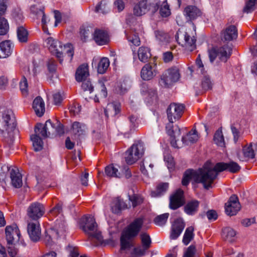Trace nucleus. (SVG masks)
<instances>
[{
  "label": "nucleus",
  "mask_w": 257,
  "mask_h": 257,
  "mask_svg": "<svg viewBox=\"0 0 257 257\" xmlns=\"http://www.w3.org/2000/svg\"><path fill=\"white\" fill-rule=\"evenodd\" d=\"M240 169V166L233 161L217 163L213 167L210 166V163H206L202 168L197 170L189 169L186 171L182 183L183 186H187L190 180H192L196 183L202 184L205 189H209L211 187L219 172L228 171L235 173Z\"/></svg>",
  "instance_id": "obj_1"
},
{
  "label": "nucleus",
  "mask_w": 257,
  "mask_h": 257,
  "mask_svg": "<svg viewBox=\"0 0 257 257\" xmlns=\"http://www.w3.org/2000/svg\"><path fill=\"white\" fill-rule=\"evenodd\" d=\"M45 43L51 53L59 59L60 63H62L64 54L65 56H67L69 61L72 60L74 52L70 44L62 46L60 42L51 37L46 39Z\"/></svg>",
  "instance_id": "obj_2"
},
{
  "label": "nucleus",
  "mask_w": 257,
  "mask_h": 257,
  "mask_svg": "<svg viewBox=\"0 0 257 257\" xmlns=\"http://www.w3.org/2000/svg\"><path fill=\"white\" fill-rule=\"evenodd\" d=\"M141 228L142 226H127L123 229L120 239L121 250L129 248L132 246L130 240L139 234Z\"/></svg>",
  "instance_id": "obj_3"
},
{
  "label": "nucleus",
  "mask_w": 257,
  "mask_h": 257,
  "mask_svg": "<svg viewBox=\"0 0 257 257\" xmlns=\"http://www.w3.org/2000/svg\"><path fill=\"white\" fill-rule=\"evenodd\" d=\"M159 8L157 0H141L135 5L133 9L134 15L141 16L148 11L155 13Z\"/></svg>",
  "instance_id": "obj_4"
},
{
  "label": "nucleus",
  "mask_w": 257,
  "mask_h": 257,
  "mask_svg": "<svg viewBox=\"0 0 257 257\" xmlns=\"http://www.w3.org/2000/svg\"><path fill=\"white\" fill-rule=\"evenodd\" d=\"M176 39L178 44L185 47L188 51H192L196 48V40L189 31L179 30L176 35Z\"/></svg>",
  "instance_id": "obj_5"
},
{
  "label": "nucleus",
  "mask_w": 257,
  "mask_h": 257,
  "mask_svg": "<svg viewBox=\"0 0 257 257\" xmlns=\"http://www.w3.org/2000/svg\"><path fill=\"white\" fill-rule=\"evenodd\" d=\"M45 231L44 239L47 245H50L54 239L65 236L67 232L66 226H48Z\"/></svg>",
  "instance_id": "obj_6"
},
{
  "label": "nucleus",
  "mask_w": 257,
  "mask_h": 257,
  "mask_svg": "<svg viewBox=\"0 0 257 257\" xmlns=\"http://www.w3.org/2000/svg\"><path fill=\"white\" fill-rule=\"evenodd\" d=\"M16 126V120L11 110H5L0 117V130L11 136Z\"/></svg>",
  "instance_id": "obj_7"
},
{
  "label": "nucleus",
  "mask_w": 257,
  "mask_h": 257,
  "mask_svg": "<svg viewBox=\"0 0 257 257\" xmlns=\"http://www.w3.org/2000/svg\"><path fill=\"white\" fill-rule=\"evenodd\" d=\"M144 153V146L143 143L138 141L134 143L126 151L125 161L127 164L132 165L142 157Z\"/></svg>",
  "instance_id": "obj_8"
},
{
  "label": "nucleus",
  "mask_w": 257,
  "mask_h": 257,
  "mask_svg": "<svg viewBox=\"0 0 257 257\" xmlns=\"http://www.w3.org/2000/svg\"><path fill=\"white\" fill-rule=\"evenodd\" d=\"M185 109V105L183 104L172 103L167 109V114L170 122L166 126V128H171L172 123L178 120L182 116Z\"/></svg>",
  "instance_id": "obj_9"
},
{
  "label": "nucleus",
  "mask_w": 257,
  "mask_h": 257,
  "mask_svg": "<svg viewBox=\"0 0 257 257\" xmlns=\"http://www.w3.org/2000/svg\"><path fill=\"white\" fill-rule=\"evenodd\" d=\"M178 68L173 67L168 69L161 76L159 81L160 85L164 87H169L180 78Z\"/></svg>",
  "instance_id": "obj_10"
},
{
  "label": "nucleus",
  "mask_w": 257,
  "mask_h": 257,
  "mask_svg": "<svg viewBox=\"0 0 257 257\" xmlns=\"http://www.w3.org/2000/svg\"><path fill=\"white\" fill-rule=\"evenodd\" d=\"M257 152V143H250L243 147L242 149L237 152L236 156L240 161L245 162L253 159Z\"/></svg>",
  "instance_id": "obj_11"
},
{
  "label": "nucleus",
  "mask_w": 257,
  "mask_h": 257,
  "mask_svg": "<svg viewBox=\"0 0 257 257\" xmlns=\"http://www.w3.org/2000/svg\"><path fill=\"white\" fill-rule=\"evenodd\" d=\"M231 54V49L228 46L225 45L218 49L213 48L209 51L210 61L212 62L218 57L219 59L226 62Z\"/></svg>",
  "instance_id": "obj_12"
},
{
  "label": "nucleus",
  "mask_w": 257,
  "mask_h": 257,
  "mask_svg": "<svg viewBox=\"0 0 257 257\" xmlns=\"http://www.w3.org/2000/svg\"><path fill=\"white\" fill-rule=\"evenodd\" d=\"M79 228L91 239L97 240L95 245L103 242V237L98 226H79Z\"/></svg>",
  "instance_id": "obj_13"
},
{
  "label": "nucleus",
  "mask_w": 257,
  "mask_h": 257,
  "mask_svg": "<svg viewBox=\"0 0 257 257\" xmlns=\"http://www.w3.org/2000/svg\"><path fill=\"white\" fill-rule=\"evenodd\" d=\"M158 73L156 64L149 63L145 64L142 68L141 77L144 80L148 81L152 79Z\"/></svg>",
  "instance_id": "obj_14"
},
{
  "label": "nucleus",
  "mask_w": 257,
  "mask_h": 257,
  "mask_svg": "<svg viewBox=\"0 0 257 257\" xmlns=\"http://www.w3.org/2000/svg\"><path fill=\"white\" fill-rule=\"evenodd\" d=\"M184 203V192L181 189L177 190L170 197L169 206L172 209H177L183 205Z\"/></svg>",
  "instance_id": "obj_15"
},
{
  "label": "nucleus",
  "mask_w": 257,
  "mask_h": 257,
  "mask_svg": "<svg viewBox=\"0 0 257 257\" xmlns=\"http://www.w3.org/2000/svg\"><path fill=\"white\" fill-rule=\"evenodd\" d=\"M240 209V205L238 197L235 195H232L226 204L225 212L228 215H235Z\"/></svg>",
  "instance_id": "obj_16"
},
{
  "label": "nucleus",
  "mask_w": 257,
  "mask_h": 257,
  "mask_svg": "<svg viewBox=\"0 0 257 257\" xmlns=\"http://www.w3.org/2000/svg\"><path fill=\"white\" fill-rule=\"evenodd\" d=\"M50 127L52 129L54 128L53 123L50 119L47 120L44 125L42 123H38L35 128V134L38 136L40 135L44 138L49 137L51 133H54L53 131H50Z\"/></svg>",
  "instance_id": "obj_17"
},
{
  "label": "nucleus",
  "mask_w": 257,
  "mask_h": 257,
  "mask_svg": "<svg viewBox=\"0 0 257 257\" xmlns=\"http://www.w3.org/2000/svg\"><path fill=\"white\" fill-rule=\"evenodd\" d=\"M45 211L43 205L38 202L32 203L28 209V215L33 220H37L41 217Z\"/></svg>",
  "instance_id": "obj_18"
},
{
  "label": "nucleus",
  "mask_w": 257,
  "mask_h": 257,
  "mask_svg": "<svg viewBox=\"0 0 257 257\" xmlns=\"http://www.w3.org/2000/svg\"><path fill=\"white\" fill-rule=\"evenodd\" d=\"M5 232L7 242H19L21 233L18 226H7Z\"/></svg>",
  "instance_id": "obj_19"
},
{
  "label": "nucleus",
  "mask_w": 257,
  "mask_h": 257,
  "mask_svg": "<svg viewBox=\"0 0 257 257\" xmlns=\"http://www.w3.org/2000/svg\"><path fill=\"white\" fill-rule=\"evenodd\" d=\"M93 39L98 45L107 44L109 41V37L107 31L97 29L93 33Z\"/></svg>",
  "instance_id": "obj_20"
},
{
  "label": "nucleus",
  "mask_w": 257,
  "mask_h": 257,
  "mask_svg": "<svg viewBox=\"0 0 257 257\" xmlns=\"http://www.w3.org/2000/svg\"><path fill=\"white\" fill-rule=\"evenodd\" d=\"M14 45L10 40L4 41L0 43V58L9 57L12 53Z\"/></svg>",
  "instance_id": "obj_21"
},
{
  "label": "nucleus",
  "mask_w": 257,
  "mask_h": 257,
  "mask_svg": "<svg viewBox=\"0 0 257 257\" xmlns=\"http://www.w3.org/2000/svg\"><path fill=\"white\" fill-rule=\"evenodd\" d=\"M33 108L38 116H42L45 111V103L43 99L38 96L35 98L33 102Z\"/></svg>",
  "instance_id": "obj_22"
},
{
  "label": "nucleus",
  "mask_w": 257,
  "mask_h": 257,
  "mask_svg": "<svg viewBox=\"0 0 257 257\" xmlns=\"http://www.w3.org/2000/svg\"><path fill=\"white\" fill-rule=\"evenodd\" d=\"M86 126L80 122L75 121L71 126V133L75 138H78L85 135L86 133Z\"/></svg>",
  "instance_id": "obj_23"
},
{
  "label": "nucleus",
  "mask_w": 257,
  "mask_h": 257,
  "mask_svg": "<svg viewBox=\"0 0 257 257\" xmlns=\"http://www.w3.org/2000/svg\"><path fill=\"white\" fill-rule=\"evenodd\" d=\"M31 11L37 16L38 19H41L42 26L46 25L48 22L49 21L44 14L43 7H38L37 5H33L31 7Z\"/></svg>",
  "instance_id": "obj_24"
},
{
  "label": "nucleus",
  "mask_w": 257,
  "mask_h": 257,
  "mask_svg": "<svg viewBox=\"0 0 257 257\" xmlns=\"http://www.w3.org/2000/svg\"><path fill=\"white\" fill-rule=\"evenodd\" d=\"M12 185L16 188L22 187L23 184L22 176L18 170L12 169L10 172Z\"/></svg>",
  "instance_id": "obj_25"
},
{
  "label": "nucleus",
  "mask_w": 257,
  "mask_h": 257,
  "mask_svg": "<svg viewBox=\"0 0 257 257\" xmlns=\"http://www.w3.org/2000/svg\"><path fill=\"white\" fill-rule=\"evenodd\" d=\"M222 40L230 41L237 38V32L235 26H230L222 33Z\"/></svg>",
  "instance_id": "obj_26"
},
{
  "label": "nucleus",
  "mask_w": 257,
  "mask_h": 257,
  "mask_svg": "<svg viewBox=\"0 0 257 257\" xmlns=\"http://www.w3.org/2000/svg\"><path fill=\"white\" fill-rule=\"evenodd\" d=\"M28 233L31 240L37 242L41 236V229L40 226H28Z\"/></svg>",
  "instance_id": "obj_27"
},
{
  "label": "nucleus",
  "mask_w": 257,
  "mask_h": 257,
  "mask_svg": "<svg viewBox=\"0 0 257 257\" xmlns=\"http://www.w3.org/2000/svg\"><path fill=\"white\" fill-rule=\"evenodd\" d=\"M89 76L88 66L85 64L80 65L76 72L75 78L78 81H83L87 79Z\"/></svg>",
  "instance_id": "obj_28"
},
{
  "label": "nucleus",
  "mask_w": 257,
  "mask_h": 257,
  "mask_svg": "<svg viewBox=\"0 0 257 257\" xmlns=\"http://www.w3.org/2000/svg\"><path fill=\"white\" fill-rule=\"evenodd\" d=\"M127 205L119 198L113 199L110 204L111 211L115 214L119 213L122 210L126 208Z\"/></svg>",
  "instance_id": "obj_29"
},
{
  "label": "nucleus",
  "mask_w": 257,
  "mask_h": 257,
  "mask_svg": "<svg viewBox=\"0 0 257 257\" xmlns=\"http://www.w3.org/2000/svg\"><path fill=\"white\" fill-rule=\"evenodd\" d=\"M199 205V202L196 200L189 201L184 206V211L188 215H193L198 211Z\"/></svg>",
  "instance_id": "obj_30"
},
{
  "label": "nucleus",
  "mask_w": 257,
  "mask_h": 257,
  "mask_svg": "<svg viewBox=\"0 0 257 257\" xmlns=\"http://www.w3.org/2000/svg\"><path fill=\"white\" fill-rule=\"evenodd\" d=\"M120 104L117 102L108 103L105 109V114L106 117L109 115L115 116L120 111Z\"/></svg>",
  "instance_id": "obj_31"
},
{
  "label": "nucleus",
  "mask_w": 257,
  "mask_h": 257,
  "mask_svg": "<svg viewBox=\"0 0 257 257\" xmlns=\"http://www.w3.org/2000/svg\"><path fill=\"white\" fill-rule=\"evenodd\" d=\"M110 11L109 4L107 0H102L95 6V12L99 15H104Z\"/></svg>",
  "instance_id": "obj_32"
},
{
  "label": "nucleus",
  "mask_w": 257,
  "mask_h": 257,
  "mask_svg": "<svg viewBox=\"0 0 257 257\" xmlns=\"http://www.w3.org/2000/svg\"><path fill=\"white\" fill-rule=\"evenodd\" d=\"M138 56L140 61L143 63L148 62L151 57L150 48L144 46L140 47L138 51Z\"/></svg>",
  "instance_id": "obj_33"
},
{
  "label": "nucleus",
  "mask_w": 257,
  "mask_h": 257,
  "mask_svg": "<svg viewBox=\"0 0 257 257\" xmlns=\"http://www.w3.org/2000/svg\"><path fill=\"white\" fill-rule=\"evenodd\" d=\"M184 14L189 20H194L201 15V11L196 7L188 6L184 10Z\"/></svg>",
  "instance_id": "obj_34"
},
{
  "label": "nucleus",
  "mask_w": 257,
  "mask_h": 257,
  "mask_svg": "<svg viewBox=\"0 0 257 257\" xmlns=\"http://www.w3.org/2000/svg\"><path fill=\"white\" fill-rule=\"evenodd\" d=\"M236 235V231L230 226H225L222 230V237L229 242L234 240V237Z\"/></svg>",
  "instance_id": "obj_35"
},
{
  "label": "nucleus",
  "mask_w": 257,
  "mask_h": 257,
  "mask_svg": "<svg viewBox=\"0 0 257 257\" xmlns=\"http://www.w3.org/2000/svg\"><path fill=\"white\" fill-rule=\"evenodd\" d=\"M191 72L196 71L198 74L204 75L206 71L204 65L201 60L200 56L199 55L195 61V64L194 66L189 67Z\"/></svg>",
  "instance_id": "obj_36"
},
{
  "label": "nucleus",
  "mask_w": 257,
  "mask_h": 257,
  "mask_svg": "<svg viewBox=\"0 0 257 257\" xmlns=\"http://www.w3.org/2000/svg\"><path fill=\"white\" fill-rule=\"evenodd\" d=\"M199 137L196 130H192L186 137H183L182 141L183 144L188 145L195 143L198 140Z\"/></svg>",
  "instance_id": "obj_37"
},
{
  "label": "nucleus",
  "mask_w": 257,
  "mask_h": 257,
  "mask_svg": "<svg viewBox=\"0 0 257 257\" xmlns=\"http://www.w3.org/2000/svg\"><path fill=\"white\" fill-rule=\"evenodd\" d=\"M194 228L193 226H190L186 229L182 239V242L185 245H188L193 239L194 236Z\"/></svg>",
  "instance_id": "obj_38"
},
{
  "label": "nucleus",
  "mask_w": 257,
  "mask_h": 257,
  "mask_svg": "<svg viewBox=\"0 0 257 257\" xmlns=\"http://www.w3.org/2000/svg\"><path fill=\"white\" fill-rule=\"evenodd\" d=\"M17 37L19 42L26 43L28 40V32L23 27H18L17 30Z\"/></svg>",
  "instance_id": "obj_39"
},
{
  "label": "nucleus",
  "mask_w": 257,
  "mask_h": 257,
  "mask_svg": "<svg viewBox=\"0 0 257 257\" xmlns=\"http://www.w3.org/2000/svg\"><path fill=\"white\" fill-rule=\"evenodd\" d=\"M141 92L144 95L148 94V96L150 97L152 100H154L157 98L156 90L153 88H149L146 84H144L142 85Z\"/></svg>",
  "instance_id": "obj_40"
},
{
  "label": "nucleus",
  "mask_w": 257,
  "mask_h": 257,
  "mask_svg": "<svg viewBox=\"0 0 257 257\" xmlns=\"http://www.w3.org/2000/svg\"><path fill=\"white\" fill-rule=\"evenodd\" d=\"M110 64L108 58L103 57L99 61L97 66V71L99 74L104 73L108 69Z\"/></svg>",
  "instance_id": "obj_41"
},
{
  "label": "nucleus",
  "mask_w": 257,
  "mask_h": 257,
  "mask_svg": "<svg viewBox=\"0 0 257 257\" xmlns=\"http://www.w3.org/2000/svg\"><path fill=\"white\" fill-rule=\"evenodd\" d=\"M31 140L33 143V146L35 151H39L43 148V142L39 136L36 134L31 136Z\"/></svg>",
  "instance_id": "obj_42"
},
{
  "label": "nucleus",
  "mask_w": 257,
  "mask_h": 257,
  "mask_svg": "<svg viewBox=\"0 0 257 257\" xmlns=\"http://www.w3.org/2000/svg\"><path fill=\"white\" fill-rule=\"evenodd\" d=\"M105 174L109 177H120V174L118 172L117 168L114 167L112 165H108L105 167Z\"/></svg>",
  "instance_id": "obj_43"
},
{
  "label": "nucleus",
  "mask_w": 257,
  "mask_h": 257,
  "mask_svg": "<svg viewBox=\"0 0 257 257\" xmlns=\"http://www.w3.org/2000/svg\"><path fill=\"white\" fill-rule=\"evenodd\" d=\"M184 229L183 226H172L170 230V238L176 239Z\"/></svg>",
  "instance_id": "obj_44"
},
{
  "label": "nucleus",
  "mask_w": 257,
  "mask_h": 257,
  "mask_svg": "<svg viewBox=\"0 0 257 257\" xmlns=\"http://www.w3.org/2000/svg\"><path fill=\"white\" fill-rule=\"evenodd\" d=\"M169 184L167 183H163L159 184L157 188L156 192L154 191L151 193L152 197L161 196L168 189Z\"/></svg>",
  "instance_id": "obj_45"
},
{
  "label": "nucleus",
  "mask_w": 257,
  "mask_h": 257,
  "mask_svg": "<svg viewBox=\"0 0 257 257\" xmlns=\"http://www.w3.org/2000/svg\"><path fill=\"white\" fill-rule=\"evenodd\" d=\"M214 143L218 146L224 147L225 142L222 131L218 129L215 133L214 136Z\"/></svg>",
  "instance_id": "obj_46"
},
{
  "label": "nucleus",
  "mask_w": 257,
  "mask_h": 257,
  "mask_svg": "<svg viewBox=\"0 0 257 257\" xmlns=\"http://www.w3.org/2000/svg\"><path fill=\"white\" fill-rule=\"evenodd\" d=\"M126 36L127 40L135 46L140 45L141 41L138 34L133 31H131L129 34L126 33Z\"/></svg>",
  "instance_id": "obj_47"
},
{
  "label": "nucleus",
  "mask_w": 257,
  "mask_h": 257,
  "mask_svg": "<svg viewBox=\"0 0 257 257\" xmlns=\"http://www.w3.org/2000/svg\"><path fill=\"white\" fill-rule=\"evenodd\" d=\"M141 239L143 248L148 249L151 244V239L150 235L147 233H142L141 234Z\"/></svg>",
  "instance_id": "obj_48"
},
{
  "label": "nucleus",
  "mask_w": 257,
  "mask_h": 257,
  "mask_svg": "<svg viewBox=\"0 0 257 257\" xmlns=\"http://www.w3.org/2000/svg\"><path fill=\"white\" fill-rule=\"evenodd\" d=\"M9 25L4 18H0V35H6L8 32Z\"/></svg>",
  "instance_id": "obj_49"
},
{
  "label": "nucleus",
  "mask_w": 257,
  "mask_h": 257,
  "mask_svg": "<svg viewBox=\"0 0 257 257\" xmlns=\"http://www.w3.org/2000/svg\"><path fill=\"white\" fill-rule=\"evenodd\" d=\"M96 223L94 217L91 215H85L80 220V225H95Z\"/></svg>",
  "instance_id": "obj_50"
},
{
  "label": "nucleus",
  "mask_w": 257,
  "mask_h": 257,
  "mask_svg": "<svg viewBox=\"0 0 257 257\" xmlns=\"http://www.w3.org/2000/svg\"><path fill=\"white\" fill-rule=\"evenodd\" d=\"M169 215V213H164L157 216L154 219V223L158 225L165 224L167 222Z\"/></svg>",
  "instance_id": "obj_51"
},
{
  "label": "nucleus",
  "mask_w": 257,
  "mask_h": 257,
  "mask_svg": "<svg viewBox=\"0 0 257 257\" xmlns=\"http://www.w3.org/2000/svg\"><path fill=\"white\" fill-rule=\"evenodd\" d=\"M65 97L63 92H55L53 94V102L55 105H59Z\"/></svg>",
  "instance_id": "obj_52"
},
{
  "label": "nucleus",
  "mask_w": 257,
  "mask_h": 257,
  "mask_svg": "<svg viewBox=\"0 0 257 257\" xmlns=\"http://www.w3.org/2000/svg\"><path fill=\"white\" fill-rule=\"evenodd\" d=\"M18 242H8V252L10 255L14 257L18 252L17 244Z\"/></svg>",
  "instance_id": "obj_53"
},
{
  "label": "nucleus",
  "mask_w": 257,
  "mask_h": 257,
  "mask_svg": "<svg viewBox=\"0 0 257 257\" xmlns=\"http://www.w3.org/2000/svg\"><path fill=\"white\" fill-rule=\"evenodd\" d=\"M168 130V133L169 135L171 136L173 138L171 141V144L172 147L176 148H178L179 147L177 144V141L176 140V138L177 137H179L180 135V131L179 130L178 132H174L173 130H171L170 128V130L167 129Z\"/></svg>",
  "instance_id": "obj_54"
},
{
  "label": "nucleus",
  "mask_w": 257,
  "mask_h": 257,
  "mask_svg": "<svg viewBox=\"0 0 257 257\" xmlns=\"http://www.w3.org/2000/svg\"><path fill=\"white\" fill-rule=\"evenodd\" d=\"M145 164H149V167L150 168L151 170H152L154 165L150 159H146L144 160L142 164L141 165L140 170L144 175H148V173L147 170L146 168H145Z\"/></svg>",
  "instance_id": "obj_55"
},
{
  "label": "nucleus",
  "mask_w": 257,
  "mask_h": 257,
  "mask_svg": "<svg viewBox=\"0 0 257 257\" xmlns=\"http://www.w3.org/2000/svg\"><path fill=\"white\" fill-rule=\"evenodd\" d=\"M54 126L55 131H52L54 133H51V135H61L64 134V128L63 125L58 121L56 120L55 123H53Z\"/></svg>",
  "instance_id": "obj_56"
},
{
  "label": "nucleus",
  "mask_w": 257,
  "mask_h": 257,
  "mask_svg": "<svg viewBox=\"0 0 257 257\" xmlns=\"http://www.w3.org/2000/svg\"><path fill=\"white\" fill-rule=\"evenodd\" d=\"M160 13L163 17H167L170 15V10L167 3H164L162 4L160 8Z\"/></svg>",
  "instance_id": "obj_57"
},
{
  "label": "nucleus",
  "mask_w": 257,
  "mask_h": 257,
  "mask_svg": "<svg viewBox=\"0 0 257 257\" xmlns=\"http://www.w3.org/2000/svg\"><path fill=\"white\" fill-rule=\"evenodd\" d=\"M82 89L84 91H88L91 93L93 91V86L89 79L82 81Z\"/></svg>",
  "instance_id": "obj_58"
},
{
  "label": "nucleus",
  "mask_w": 257,
  "mask_h": 257,
  "mask_svg": "<svg viewBox=\"0 0 257 257\" xmlns=\"http://www.w3.org/2000/svg\"><path fill=\"white\" fill-rule=\"evenodd\" d=\"M256 3L257 0H249L247 1L244 8V12L248 13L252 11Z\"/></svg>",
  "instance_id": "obj_59"
},
{
  "label": "nucleus",
  "mask_w": 257,
  "mask_h": 257,
  "mask_svg": "<svg viewBox=\"0 0 257 257\" xmlns=\"http://www.w3.org/2000/svg\"><path fill=\"white\" fill-rule=\"evenodd\" d=\"M130 200L132 203V205L134 207L140 204L143 202V198L138 195H133V196H129Z\"/></svg>",
  "instance_id": "obj_60"
},
{
  "label": "nucleus",
  "mask_w": 257,
  "mask_h": 257,
  "mask_svg": "<svg viewBox=\"0 0 257 257\" xmlns=\"http://www.w3.org/2000/svg\"><path fill=\"white\" fill-rule=\"evenodd\" d=\"M196 252V249L195 246L191 245L185 251L183 257H194Z\"/></svg>",
  "instance_id": "obj_61"
},
{
  "label": "nucleus",
  "mask_w": 257,
  "mask_h": 257,
  "mask_svg": "<svg viewBox=\"0 0 257 257\" xmlns=\"http://www.w3.org/2000/svg\"><path fill=\"white\" fill-rule=\"evenodd\" d=\"M20 87L23 94H27L28 92V82L26 78L23 77L20 82Z\"/></svg>",
  "instance_id": "obj_62"
},
{
  "label": "nucleus",
  "mask_w": 257,
  "mask_h": 257,
  "mask_svg": "<svg viewBox=\"0 0 257 257\" xmlns=\"http://www.w3.org/2000/svg\"><path fill=\"white\" fill-rule=\"evenodd\" d=\"M202 88L205 90H207L211 88L212 83L210 81V78L207 76H205L202 82Z\"/></svg>",
  "instance_id": "obj_63"
},
{
  "label": "nucleus",
  "mask_w": 257,
  "mask_h": 257,
  "mask_svg": "<svg viewBox=\"0 0 257 257\" xmlns=\"http://www.w3.org/2000/svg\"><path fill=\"white\" fill-rule=\"evenodd\" d=\"M62 212V204L61 203H59L50 211V214L55 216L61 213Z\"/></svg>",
  "instance_id": "obj_64"
}]
</instances>
